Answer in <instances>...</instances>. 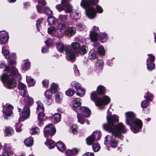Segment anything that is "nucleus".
I'll use <instances>...</instances> for the list:
<instances>
[{
	"label": "nucleus",
	"mask_w": 156,
	"mask_h": 156,
	"mask_svg": "<svg viewBox=\"0 0 156 156\" xmlns=\"http://www.w3.org/2000/svg\"><path fill=\"white\" fill-rule=\"evenodd\" d=\"M5 71L7 72V73L3 74L1 77V80L4 83L5 86L9 88L16 86V83L15 79L17 80L21 79V76L17 69L14 66H12L11 69L9 66H5Z\"/></svg>",
	"instance_id": "f03ea898"
},
{
	"label": "nucleus",
	"mask_w": 156,
	"mask_h": 156,
	"mask_svg": "<svg viewBox=\"0 0 156 156\" xmlns=\"http://www.w3.org/2000/svg\"><path fill=\"white\" fill-rule=\"evenodd\" d=\"M2 148L3 150L4 151V153H5L10 150L11 148V146L10 144H5L3 145Z\"/></svg>",
	"instance_id": "58836bf2"
},
{
	"label": "nucleus",
	"mask_w": 156,
	"mask_h": 156,
	"mask_svg": "<svg viewBox=\"0 0 156 156\" xmlns=\"http://www.w3.org/2000/svg\"><path fill=\"white\" fill-rule=\"evenodd\" d=\"M80 114L84 115L86 117H89L91 114V112L90 109L85 106L81 107L79 109Z\"/></svg>",
	"instance_id": "2eb2a0df"
},
{
	"label": "nucleus",
	"mask_w": 156,
	"mask_h": 156,
	"mask_svg": "<svg viewBox=\"0 0 156 156\" xmlns=\"http://www.w3.org/2000/svg\"><path fill=\"white\" fill-rule=\"evenodd\" d=\"M71 85L72 87L75 89L76 90L80 88L81 86L79 83L75 81L71 82Z\"/></svg>",
	"instance_id": "f704fd0d"
},
{
	"label": "nucleus",
	"mask_w": 156,
	"mask_h": 156,
	"mask_svg": "<svg viewBox=\"0 0 156 156\" xmlns=\"http://www.w3.org/2000/svg\"><path fill=\"white\" fill-rule=\"evenodd\" d=\"M52 40L50 38H48L47 40L45 41V43L48 46H49L51 45L52 44Z\"/></svg>",
	"instance_id": "774afa93"
},
{
	"label": "nucleus",
	"mask_w": 156,
	"mask_h": 156,
	"mask_svg": "<svg viewBox=\"0 0 156 156\" xmlns=\"http://www.w3.org/2000/svg\"><path fill=\"white\" fill-rule=\"evenodd\" d=\"M95 139L91 135L86 139V142L87 144L91 145L95 141Z\"/></svg>",
	"instance_id": "a19ab883"
},
{
	"label": "nucleus",
	"mask_w": 156,
	"mask_h": 156,
	"mask_svg": "<svg viewBox=\"0 0 156 156\" xmlns=\"http://www.w3.org/2000/svg\"><path fill=\"white\" fill-rule=\"evenodd\" d=\"M65 51L66 54V58L68 60H73L74 59L75 55L74 51L69 46H66Z\"/></svg>",
	"instance_id": "9b49d317"
},
{
	"label": "nucleus",
	"mask_w": 156,
	"mask_h": 156,
	"mask_svg": "<svg viewBox=\"0 0 156 156\" xmlns=\"http://www.w3.org/2000/svg\"><path fill=\"white\" fill-rule=\"evenodd\" d=\"M103 64V61L101 59H99L97 60L96 63V66L97 67L101 68Z\"/></svg>",
	"instance_id": "603ef678"
},
{
	"label": "nucleus",
	"mask_w": 156,
	"mask_h": 156,
	"mask_svg": "<svg viewBox=\"0 0 156 156\" xmlns=\"http://www.w3.org/2000/svg\"><path fill=\"white\" fill-rule=\"evenodd\" d=\"M91 98L100 109H104L105 105H108L110 101V98L107 96H104L101 98H98V94L95 92H93L91 93Z\"/></svg>",
	"instance_id": "39448f33"
},
{
	"label": "nucleus",
	"mask_w": 156,
	"mask_h": 156,
	"mask_svg": "<svg viewBox=\"0 0 156 156\" xmlns=\"http://www.w3.org/2000/svg\"><path fill=\"white\" fill-rule=\"evenodd\" d=\"M56 47L58 50L61 52L65 51V48L66 46H69L68 45H64L62 42L58 41V42H56Z\"/></svg>",
	"instance_id": "4be33fe9"
},
{
	"label": "nucleus",
	"mask_w": 156,
	"mask_h": 156,
	"mask_svg": "<svg viewBox=\"0 0 156 156\" xmlns=\"http://www.w3.org/2000/svg\"><path fill=\"white\" fill-rule=\"evenodd\" d=\"M77 126L76 125L74 124L71 127V130L73 133L74 134H76L77 133Z\"/></svg>",
	"instance_id": "680f3d73"
},
{
	"label": "nucleus",
	"mask_w": 156,
	"mask_h": 156,
	"mask_svg": "<svg viewBox=\"0 0 156 156\" xmlns=\"http://www.w3.org/2000/svg\"><path fill=\"white\" fill-rule=\"evenodd\" d=\"M66 27V25L64 23H61L58 24L56 28L58 30L57 34L58 40L63 37L64 32L62 31V30L65 29Z\"/></svg>",
	"instance_id": "f8f14e48"
},
{
	"label": "nucleus",
	"mask_w": 156,
	"mask_h": 156,
	"mask_svg": "<svg viewBox=\"0 0 156 156\" xmlns=\"http://www.w3.org/2000/svg\"><path fill=\"white\" fill-rule=\"evenodd\" d=\"M62 94L60 92L57 93L55 97V100L56 102H60L62 101Z\"/></svg>",
	"instance_id": "c9c22d12"
},
{
	"label": "nucleus",
	"mask_w": 156,
	"mask_h": 156,
	"mask_svg": "<svg viewBox=\"0 0 156 156\" xmlns=\"http://www.w3.org/2000/svg\"><path fill=\"white\" fill-rule=\"evenodd\" d=\"M54 93L53 91L51 90L50 89L48 90H47L44 93V95L46 97H51L52 94Z\"/></svg>",
	"instance_id": "864d4df0"
},
{
	"label": "nucleus",
	"mask_w": 156,
	"mask_h": 156,
	"mask_svg": "<svg viewBox=\"0 0 156 156\" xmlns=\"http://www.w3.org/2000/svg\"><path fill=\"white\" fill-rule=\"evenodd\" d=\"M44 11L46 14L48 15H52L53 12L51 10L48 6H46L44 8Z\"/></svg>",
	"instance_id": "4d7b16f0"
},
{
	"label": "nucleus",
	"mask_w": 156,
	"mask_h": 156,
	"mask_svg": "<svg viewBox=\"0 0 156 156\" xmlns=\"http://www.w3.org/2000/svg\"><path fill=\"white\" fill-rule=\"evenodd\" d=\"M73 69L76 75L79 76L80 74L79 71L77 69V66L76 65H74Z\"/></svg>",
	"instance_id": "0e129e2a"
},
{
	"label": "nucleus",
	"mask_w": 156,
	"mask_h": 156,
	"mask_svg": "<svg viewBox=\"0 0 156 156\" xmlns=\"http://www.w3.org/2000/svg\"><path fill=\"white\" fill-rule=\"evenodd\" d=\"M92 148L94 152H97L99 150L100 147L98 144H95L93 145Z\"/></svg>",
	"instance_id": "6e6d98bb"
},
{
	"label": "nucleus",
	"mask_w": 156,
	"mask_h": 156,
	"mask_svg": "<svg viewBox=\"0 0 156 156\" xmlns=\"http://www.w3.org/2000/svg\"><path fill=\"white\" fill-rule=\"evenodd\" d=\"M61 115L58 113L55 114L51 118V121L54 123L59 122L61 119Z\"/></svg>",
	"instance_id": "b1692460"
},
{
	"label": "nucleus",
	"mask_w": 156,
	"mask_h": 156,
	"mask_svg": "<svg viewBox=\"0 0 156 156\" xmlns=\"http://www.w3.org/2000/svg\"><path fill=\"white\" fill-rule=\"evenodd\" d=\"M98 56L97 51L94 49L91 50L89 52L88 57L90 59H95L98 58Z\"/></svg>",
	"instance_id": "412c9836"
},
{
	"label": "nucleus",
	"mask_w": 156,
	"mask_h": 156,
	"mask_svg": "<svg viewBox=\"0 0 156 156\" xmlns=\"http://www.w3.org/2000/svg\"><path fill=\"white\" fill-rule=\"evenodd\" d=\"M25 145L27 147H30L33 145V140L32 137H30L24 141Z\"/></svg>",
	"instance_id": "473e14b6"
},
{
	"label": "nucleus",
	"mask_w": 156,
	"mask_h": 156,
	"mask_svg": "<svg viewBox=\"0 0 156 156\" xmlns=\"http://www.w3.org/2000/svg\"><path fill=\"white\" fill-rule=\"evenodd\" d=\"M80 46V44L76 42H73L71 45V47L74 50H77L79 49Z\"/></svg>",
	"instance_id": "79ce46f5"
},
{
	"label": "nucleus",
	"mask_w": 156,
	"mask_h": 156,
	"mask_svg": "<svg viewBox=\"0 0 156 156\" xmlns=\"http://www.w3.org/2000/svg\"><path fill=\"white\" fill-rule=\"evenodd\" d=\"M98 0H82L80 4L81 6L85 9L86 14L90 19H92L96 16V12L94 8L91 5H95L98 3Z\"/></svg>",
	"instance_id": "20e7f679"
},
{
	"label": "nucleus",
	"mask_w": 156,
	"mask_h": 156,
	"mask_svg": "<svg viewBox=\"0 0 156 156\" xmlns=\"http://www.w3.org/2000/svg\"><path fill=\"white\" fill-rule=\"evenodd\" d=\"M91 136L95 139V140H98L101 136V133L99 131H94Z\"/></svg>",
	"instance_id": "2f4dec72"
},
{
	"label": "nucleus",
	"mask_w": 156,
	"mask_h": 156,
	"mask_svg": "<svg viewBox=\"0 0 156 156\" xmlns=\"http://www.w3.org/2000/svg\"><path fill=\"white\" fill-rule=\"evenodd\" d=\"M110 145L112 148H115L118 145V141L116 140H112L110 142Z\"/></svg>",
	"instance_id": "49530a36"
},
{
	"label": "nucleus",
	"mask_w": 156,
	"mask_h": 156,
	"mask_svg": "<svg viewBox=\"0 0 156 156\" xmlns=\"http://www.w3.org/2000/svg\"><path fill=\"white\" fill-rule=\"evenodd\" d=\"M13 133V130L12 128L8 127L6 128L5 131V134L6 136H11Z\"/></svg>",
	"instance_id": "4c0bfd02"
},
{
	"label": "nucleus",
	"mask_w": 156,
	"mask_h": 156,
	"mask_svg": "<svg viewBox=\"0 0 156 156\" xmlns=\"http://www.w3.org/2000/svg\"><path fill=\"white\" fill-rule=\"evenodd\" d=\"M13 108V106L8 104H6L5 106L3 107V112L5 119H7L8 117L11 116L12 113V110Z\"/></svg>",
	"instance_id": "1a4fd4ad"
},
{
	"label": "nucleus",
	"mask_w": 156,
	"mask_h": 156,
	"mask_svg": "<svg viewBox=\"0 0 156 156\" xmlns=\"http://www.w3.org/2000/svg\"><path fill=\"white\" fill-rule=\"evenodd\" d=\"M146 100L143 101L141 103V106L142 108H146L148 105V101H151V98H153V95L151 93L147 92L144 96Z\"/></svg>",
	"instance_id": "ddd939ff"
},
{
	"label": "nucleus",
	"mask_w": 156,
	"mask_h": 156,
	"mask_svg": "<svg viewBox=\"0 0 156 156\" xmlns=\"http://www.w3.org/2000/svg\"><path fill=\"white\" fill-rule=\"evenodd\" d=\"M45 144L50 149H52L55 147V143L51 140L47 139L45 143Z\"/></svg>",
	"instance_id": "c756f323"
},
{
	"label": "nucleus",
	"mask_w": 156,
	"mask_h": 156,
	"mask_svg": "<svg viewBox=\"0 0 156 156\" xmlns=\"http://www.w3.org/2000/svg\"><path fill=\"white\" fill-rule=\"evenodd\" d=\"M37 111L39 112L38 114V119L39 126H42L44 124L43 121L45 119L44 114L43 112L44 110V108L42 103L40 101L37 102Z\"/></svg>",
	"instance_id": "423d86ee"
},
{
	"label": "nucleus",
	"mask_w": 156,
	"mask_h": 156,
	"mask_svg": "<svg viewBox=\"0 0 156 156\" xmlns=\"http://www.w3.org/2000/svg\"><path fill=\"white\" fill-rule=\"evenodd\" d=\"M18 89L20 90L21 95L23 96L27 94L26 86L21 82H20L18 85Z\"/></svg>",
	"instance_id": "aec40b11"
},
{
	"label": "nucleus",
	"mask_w": 156,
	"mask_h": 156,
	"mask_svg": "<svg viewBox=\"0 0 156 156\" xmlns=\"http://www.w3.org/2000/svg\"><path fill=\"white\" fill-rule=\"evenodd\" d=\"M46 103L47 105H49L52 102V100L51 97H46Z\"/></svg>",
	"instance_id": "69168bd1"
},
{
	"label": "nucleus",
	"mask_w": 156,
	"mask_h": 156,
	"mask_svg": "<svg viewBox=\"0 0 156 156\" xmlns=\"http://www.w3.org/2000/svg\"><path fill=\"white\" fill-rule=\"evenodd\" d=\"M58 149L61 151H63L66 150V146L64 144L60 141H59L56 144Z\"/></svg>",
	"instance_id": "bb28decb"
},
{
	"label": "nucleus",
	"mask_w": 156,
	"mask_h": 156,
	"mask_svg": "<svg viewBox=\"0 0 156 156\" xmlns=\"http://www.w3.org/2000/svg\"><path fill=\"white\" fill-rule=\"evenodd\" d=\"M88 47L84 45H82L80 46L79 48V52L82 55H84L88 51Z\"/></svg>",
	"instance_id": "7c9ffc66"
},
{
	"label": "nucleus",
	"mask_w": 156,
	"mask_h": 156,
	"mask_svg": "<svg viewBox=\"0 0 156 156\" xmlns=\"http://www.w3.org/2000/svg\"><path fill=\"white\" fill-rule=\"evenodd\" d=\"M76 94L77 95L82 97L84 95L85 91L83 89H81L80 88L76 90Z\"/></svg>",
	"instance_id": "3c124183"
},
{
	"label": "nucleus",
	"mask_w": 156,
	"mask_h": 156,
	"mask_svg": "<svg viewBox=\"0 0 156 156\" xmlns=\"http://www.w3.org/2000/svg\"><path fill=\"white\" fill-rule=\"evenodd\" d=\"M50 89L52 90L54 93H55L59 90L58 86L57 84L53 83L51 85Z\"/></svg>",
	"instance_id": "c03bdc74"
},
{
	"label": "nucleus",
	"mask_w": 156,
	"mask_h": 156,
	"mask_svg": "<svg viewBox=\"0 0 156 156\" xmlns=\"http://www.w3.org/2000/svg\"><path fill=\"white\" fill-rule=\"evenodd\" d=\"M107 39V35L104 33H101L100 35V40L102 43L106 41Z\"/></svg>",
	"instance_id": "ea45409f"
},
{
	"label": "nucleus",
	"mask_w": 156,
	"mask_h": 156,
	"mask_svg": "<svg viewBox=\"0 0 156 156\" xmlns=\"http://www.w3.org/2000/svg\"><path fill=\"white\" fill-rule=\"evenodd\" d=\"M47 31L48 34H51L55 38H53V40H55L57 39L58 40H59L58 39L57 37V33L58 32V30L56 28L53 27H51L48 28Z\"/></svg>",
	"instance_id": "dca6fc26"
},
{
	"label": "nucleus",
	"mask_w": 156,
	"mask_h": 156,
	"mask_svg": "<svg viewBox=\"0 0 156 156\" xmlns=\"http://www.w3.org/2000/svg\"><path fill=\"white\" fill-rule=\"evenodd\" d=\"M78 152V150L76 149L73 150L68 149L65 152L66 156H72L76 155Z\"/></svg>",
	"instance_id": "5701e85b"
},
{
	"label": "nucleus",
	"mask_w": 156,
	"mask_h": 156,
	"mask_svg": "<svg viewBox=\"0 0 156 156\" xmlns=\"http://www.w3.org/2000/svg\"><path fill=\"white\" fill-rule=\"evenodd\" d=\"M76 32V30L75 28L70 27L66 29L65 31V34L68 37H69L74 35Z\"/></svg>",
	"instance_id": "a211bd4d"
},
{
	"label": "nucleus",
	"mask_w": 156,
	"mask_h": 156,
	"mask_svg": "<svg viewBox=\"0 0 156 156\" xmlns=\"http://www.w3.org/2000/svg\"><path fill=\"white\" fill-rule=\"evenodd\" d=\"M81 104V99L80 98H75L73 101V108L75 112H77V108L79 109Z\"/></svg>",
	"instance_id": "4468645a"
},
{
	"label": "nucleus",
	"mask_w": 156,
	"mask_h": 156,
	"mask_svg": "<svg viewBox=\"0 0 156 156\" xmlns=\"http://www.w3.org/2000/svg\"><path fill=\"white\" fill-rule=\"evenodd\" d=\"M98 53L100 55H103L105 53V50L104 48L102 46L98 47L97 49Z\"/></svg>",
	"instance_id": "a18cd8bd"
},
{
	"label": "nucleus",
	"mask_w": 156,
	"mask_h": 156,
	"mask_svg": "<svg viewBox=\"0 0 156 156\" xmlns=\"http://www.w3.org/2000/svg\"><path fill=\"white\" fill-rule=\"evenodd\" d=\"M147 69L151 71L154 69L155 67V64L154 63H147Z\"/></svg>",
	"instance_id": "de8ad7c7"
},
{
	"label": "nucleus",
	"mask_w": 156,
	"mask_h": 156,
	"mask_svg": "<svg viewBox=\"0 0 156 156\" xmlns=\"http://www.w3.org/2000/svg\"><path fill=\"white\" fill-rule=\"evenodd\" d=\"M30 67V64L29 61H24L22 66V69L25 71L29 69Z\"/></svg>",
	"instance_id": "e433bc0d"
},
{
	"label": "nucleus",
	"mask_w": 156,
	"mask_h": 156,
	"mask_svg": "<svg viewBox=\"0 0 156 156\" xmlns=\"http://www.w3.org/2000/svg\"><path fill=\"white\" fill-rule=\"evenodd\" d=\"M77 112V119L78 122L81 124H83L85 121L84 116L82 115L81 114Z\"/></svg>",
	"instance_id": "a878e982"
},
{
	"label": "nucleus",
	"mask_w": 156,
	"mask_h": 156,
	"mask_svg": "<svg viewBox=\"0 0 156 156\" xmlns=\"http://www.w3.org/2000/svg\"><path fill=\"white\" fill-rule=\"evenodd\" d=\"M107 119L108 123L103 125V129L112 133L113 139L114 137L122 139L123 137L122 134L126 133L127 129L122 123H119L115 126L113 124L115 122L119 121L118 116L116 115H111L108 110Z\"/></svg>",
	"instance_id": "f257e3e1"
},
{
	"label": "nucleus",
	"mask_w": 156,
	"mask_h": 156,
	"mask_svg": "<svg viewBox=\"0 0 156 156\" xmlns=\"http://www.w3.org/2000/svg\"><path fill=\"white\" fill-rule=\"evenodd\" d=\"M99 32L98 28L95 26L94 27L92 31L90 33V37L91 41L94 43V45L95 47L98 46L99 44L98 41V37Z\"/></svg>",
	"instance_id": "0eeeda50"
},
{
	"label": "nucleus",
	"mask_w": 156,
	"mask_h": 156,
	"mask_svg": "<svg viewBox=\"0 0 156 156\" xmlns=\"http://www.w3.org/2000/svg\"><path fill=\"white\" fill-rule=\"evenodd\" d=\"M23 96L24 97L26 105L29 106H30L32 105L33 103V100L32 98H30L27 94Z\"/></svg>",
	"instance_id": "393cba45"
},
{
	"label": "nucleus",
	"mask_w": 156,
	"mask_h": 156,
	"mask_svg": "<svg viewBox=\"0 0 156 156\" xmlns=\"http://www.w3.org/2000/svg\"><path fill=\"white\" fill-rule=\"evenodd\" d=\"M44 20L42 18H40L37 20L36 23V26L37 28H39L41 25V23H42V21Z\"/></svg>",
	"instance_id": "338daca9"
},
{
	"label": "nucleus",
	"mask_w": 156,
	"mask_h": 156,
	"mask_svg": "<svg viewBox=\"0 0 156 156\" xmlns=\"http://www.w3.org/2000/svg\"><path fill=\"white\" fill-rule=\"evenodd\" d=\"M97 91L98 94L101 95L105 93V88L103 86L99 85L97 87Z\"/></svg>",
	"instance_id": "c85d7f7f"
},
{
	"label": "nucleus",
	"mask_w": 156,
	"mask_h": 156,
	"mask_svg": "<svg viewBox=\"0 0 156 156\" xmlns=\"http://www.w3.org/2000/svg\"><path fill=\"white\" fill-rule=\"evenodd\" d=\"M55 132L54 126L52 124H49L46 125L44 129V136L47 138L49 135L53 136L55 134Z\"/></svg>",
	"instance_id": "6e6552de"
},
{
	"label": "nucleus",
	"mask_w": 156,
	"mask_h": 156,
	"mask_svg": "<svg viewBox=\"0 0 156 156\" xmlns=\"http://www.w3.org/2000/svg\"><path fill=\"white\" fill-rule=\"evenodd\" d=\"M75 90L74 89H69L66 91V94L68 96H72L75 94Z\"/></svg>",
	"instance_id": "13d9d810"
},
{
	"label": "nucleus",
	"mask_w": 156,
	"mask_h": 156,
	"mask_svg": "<svg viewBox=\"0 0 156 156\" xmlns=\"http://www.w3.org/2000/svg\"><path fill=\"white\" fill-rule=\"evenodd\" d=\"M15 127L16 130L17 132H20L21 131V125L19 122L17 123H16L15 125Z\"/></svg>",
	"instance_id": "052dcab7"
},
{
	"label": "nucleus",
	"mask_w": 156,
	"mask_h": 156,
	"mask_svg": "<svg viewBox=\"0 0 156 156\" xmlns=\"http://www.w3.org/2000/svg\"><path fill=\"white\" fill-rule=\"evenodd\" d=\"M2 52L7 59L9 58L10 57V54L8 50H5L3 48H2Z\"/></svg>",
	"instance_id": "09e8293b"
},
{
	"label": "nucleus",
	"mask_w": 156,
	"mask_h": 156,
	"mask_svg": "<svg viewBox=\"0 0 156 156\" xmlns=\"http://www.w3.org/2000/svg\"><path fill=\"white\" fill-rule=\"evenodd\" d=\"M26 80L28 83L31 84L30 85L31 86L34 85L35 83V81L30 76H27Z\"/></svg>",
	"instance_id": "5fc2aeb1"
},
{
	"label": "nucleus",
	"mask_w": 156,
	"mask_h": 156,
	"mask_svg": "<svg viewBox=\"0 0 156 156\" xmlns=\"http://www.w3.org/2000/svg\"><path fill=\"white\" fill-rule=\"evenodd\" d=\"M61 3L63 6L66 7V13L70 12L72 11V7L71 5L68 4L67 0H62Z\"/></svg>",
	"instance_id": "6ab92c4d"
},
{
	"label": "nucleus",
	"mask_w": 156,
	"mask_h": 156,
	"mask_svg": "<svg viewBox=\"0 0 156 156\" xmlns=\"http://www.w3.org/2000/svg\"><path fill=\"white\" fill-rule=\"evenodd\" d=\"M148 57L147 60V63H153L155 59V57L151 54L147 55Z\"/></svg>",
	"instance_id": "37998d69"
},
{
	"label": "nucleus",
	"mask_w": 156,
	"mask_h": 156,
	"mask_svg": "<svg viewBox=\"0 0 156 156\" xmlns=\"http://www.w3.org/2000/svg\"><path fill=\"white\" fill-rule=\"evenodd\" d=\"M8 36L7 34L5 32H0V44L6 43L8 41Z\"/></svg>",
	"instance_id": "f3484780"
},
{
	"label": "nucleus",
	"mask_w": 156,
	"mask_h": 156,
	"mask_svg": "<svg viewBox=\"0 0 156 156\" xmlns=\"http://www.w3.org/2000/svg\"><path fill=\"white\" fill-rule=\"evenodd\" d=\"M30 132L32 135L37 134H38L40 132V130L37 127L33 128L31 129Z\"/></svg>",
	"instance_id": "8fccbe9b"
},
{
	"label": "nucleus",
	"mask_w": 156,
	"mask_h": 156,
	"mask_svg": "<svg viewBox=\"0 0 156 156\" xmlns=\"http://www.w3.org/2000/svg\"><path fill=\"white\" fill-rule=\"evenodd\" d=\"M76 27L77 28L80 30H84L85 27L83 24L81 23H78L76 24Z\"/></svg>",
	"instance_id": "bf43d9fd"
},
{
	"label": "nucleus",
	"mask_w": 156,
	"mask_h": 156,
	"mask_svg": "<svg viewBox=\"0 0 156 156\" xmlns=\"http://www.w3.org/2000/svg\"><path fill=\"white\" fill-rule=\"evenodd\" d=\"M126 123L129 125L132 131L134 133H137L142 126V121L136 118L135 114L132 112L125 113Z\"/></svg>",
	"instance_id": "7ed1b4c3"
},
{
	"label": "nucleus",
	"mask_w": 156,
	"mask_h": 156,
	"mask_svg": "<svg viewBox=\"0 0 156 156\" xmlns=\"http://www.w3.org/2000/svg\"><path fill=\"white\" fill-rule=\"evenodd\" d=\"M47 21L50 25H55L57 22V20L53 16H50L48 17Z\"/></svg>",
	"instance_id": "cd10ccee"
},
{
	"label": "nucleus",
	"mask_w": 156,
	"mask_h": 156,
	"mask_svg": "<svg viewBox=\"0 0 156 156\" xmlns=\"http://www.w3.org/2000/svg\"><path fill=\"white\" fill-rule=\"evenodd\" d=\"M70 15L71 17L74 20L78 19L81 16L80 13L76 11L70 13Z\"/></svg>",
	"instance_id": "72a5a7b5"
},
{
	"label": "nucleus",
	"mask_w": 156,
	"mask_h": 156,
	"mask_svg": "<svg viewBox=\"0 0 156 156\" xmlns=\"http://www.w3.org/2000/svg\"><path fill=\"white\" fill-rule=\"evenodd\" d=\"M59 18L61 21L66 20L68 17V15L60 14L59 15Z\"/></svg>",
	"instance_id": "e2e57ef3"
},
{
	"label": "nucleus",
	"mask_w": 156,
	"mask_h": 156,
	"mask_svg": "<svg viewBox=\"0 0 156 156\" xmlns=\"http://www.w3.org/2000/svg\"><path fill=\"white\" fill-rule=\"evenodd\" d=\"M30 113V110L29 108L25 106L23 109L22 114L20 115L19 121H23L28 119L29 117Z\"/></svg>",
	"instance_id": "9d476101"
}]
</instances>
